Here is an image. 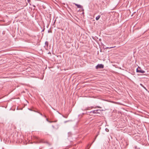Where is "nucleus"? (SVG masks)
Returning a JSON list of instances; mask_svg holds the SVG:
<instances>
[{"instance_id":"f257e3e1","label":"nucleus","mask_w":149,"mask_h":149,"mask_svg":"<svg viewBox=\"0 0 149 149\" xmlns=\"http://www.w3.org/2000/svg\"><path fill=\"white\" fill-rule=\"evenodd\" d=\"M90 113H93L100 114V113H101V110L98 109L95 110L91 111Z\"/></svg>"},{"instance_id":"f03ea898","label":"nucleus","mask_w":149,"mask_h":149,"mask_svg":"<svg viewBox=\"0 0 149 149\" xmlns=\"http://www.w3.org/2000/svg\"><path fill=\"white\" fill-rule=\"evenodd\" d=\"M136 72H139L141 73H144L145 72V71L144 70H142L140 67H138L136 69Z\"/></svg>"},{"instance_id":"7ed1b4c3","label":"nucleus","mask_w":149,"mask_h":149,"mask_svg":"<svg viewBox=\"0 0 149 149\" xmlns=\"http://www.w3.org/2000/svg\"><path fill=\"white\" fill-rule=\"evenodd\" d=\"M104 67L103 65L102 64H98L96 66V68L97 69L98 68H103Z\"/></svg>"},{"instance_id":"20e7f679","label":"nucleus","mask_w":149,"mask_h":149,"mask_svg":"<svg viewBox=\"0 0 149 149\" xmlns=\"http://www.w3.org/2000/svg\"><path fill=\"white\" fill-rule=\"evenodd\" d=\"M52 127L55 130H57L59 127V126L58 125H52Z\"/></svg>"},{"instance_id":"39448f33","label":"nucleus","mask_w":149,"mask_h":149,"mask_svg":"<svg viewBox=\"0 0 149 149\" xmlns=\"http://www.w3.org/2000/svg\"><path fill=\"white\" fill-rule=\"evenodd\" d=\"M74 4L79 8H81L82 6L76 3H74Z\"/></svg>"},{"instance_id":"423d86ee","label":"nucleus","mask_w":149,"mask_h":149,"mask_svg":"<svg viewBox=\"0 0 149 149\" xmlns=\"http://www.w3.org/2000/svg\"><path fill=\"white\" fill-rule=\"evenodd\" d=\"M48 41H46L45 43V46L47 47L48 46Z\"/></svg>"},{"instance_id":"0eeeda50","label":"nucleus","mask_w":149,"mask_h":149,"mask_svg":"<svg viewBox=\"0 0 149 149\" xmlns=\"http://www.w3.org/2000/svg\"><path fill=\"white\" fill-rule=\"evenodd\" d=\"M100 15H99L97 16L96 17V20H98L100 18Z\"/></svg>"},{"instance_id":"6e6552de","label":"nucleus","mask_w":149,"mask_h":149,"mask_svg":"<svg viewBox=\"0 0 149 149\" xmlns=\"http://www.w3.org/2000/svg\"><path fill=\"white\" fill-rule=\"evenodd\" d=\"M98 134L96 136V137H95V139L94 140V141L93 142H92V143L90 144V147L88 148V149H89V148L90 147V146H91V145H92V143H93L94 142V141H95V139H96V137H97L98 136Z\"/></svg>"},{"instance_id":"1a4fd4ad","label":"nucleus","mask_w":149,"mask_h":149,"mask_svg":"<svg viewBox=\"0 0 149 149\" xmlns=\"http://www.w3.org/2000/svg\"><path fill=\"white\" fill-rule=\"evenodd\" d=\"M140 85L142 87H143L144 89H145L146 90H147L146 88L144 86L141 84H140Z\"/></svg>"},{"instance_id":"9d476101","label":"nucleus","mask_w":149,"mask_h":149,"mask_svg":"<svg viewBox=\"0 0 149 149\" xmlns=\"http://www.w3.org/2000/svg\"><path fill=\"white\" fill-rule=\"evenodd\" d=\"M115 46L112 47H107L105 48V49H111L115 47Z\"/></svg>"},{"instance_id":"9b49d317","label":"nucleus","mask_w":149,"mask_h":149,"mask_svg":"<svg viewBox=\"0 0 149 149\" xmlns=\"http://www.w3.org/2000/svg\"><path fill=\"white\" fill-rule=\"evenodd\" d=\"M105 131L107 132H108L109 131V130L108 129L106 128L105 129Z\"/></svg>"},{"instance_id":"f8f14e48","label":"nucleus","mask_w":149,"mask_h":149,"mask_svg":"<svg viewBox=\"0 0 149 149\" xmlns=\"http://www.w3.org/2000/svg\"><path fill=\"white\" fill-rule=\"evenodd\" d=\"M135 149H139L140 148H137V146H135L134 147Z\"/></svg>"},{"instance_id":"ddd939ff","label":"nucleus","mask_w":149,"mask_h":149,"mask_svg":"<svg viewBox=\"0 0 149 149\" xmlns=\"http://www.w3.org/2000/svg\"><path fill=\"white\" fill-rule=\"evenodd\" d=\"M56 122V121H54V122ZM48 122H49V123H51L52 122H53L54 121H48Z\"/></svg>"},{"instance_id":"4468645a","label":"nucleus","mask_w":149,"mask_h":149,"mask_svg":"<svg viewBox=\"0 0 149 149\" xmlns=\"http://www.w3.org/2000/svg\"><path fill=\"white\" fill-rule=\"evenodd\" d=\"M48 33H52V31H49V30H48Z\"/></svg>"},{"instance_id":"2eb2a0df","label":"nucleus","mask_w":149,"mask_h":149,"mask_svg":"<svg viewBox=\"0 0 149 149\" xmlns=\"http://www.w3.org/2000/svg\"><path fill=\"white\" fill-rule=\"evenodd\" d=\"M88 109H87V108H86V109H82V110H88Z\"/></svg>"},{"instance_id":"dca6fc26","label":"nucleus","mask_w":149,"mask_h":149,"mask_svg":"<svg viewBox=\"0 0 149 149\" xmlns=\"http://www.w3.org/2000/svg\"><path fill=\"white\" fill-rule=\"evenodd\" d=\"M84 113H82L81 115H79V116H81V117L82 116V115H84Z\"/></svg>"},{"instance_id":"f3484780","label":"nucleus","mask_w":149,"mask_h":149,"mask_svg":"<svg viewBox=\"0 0 149 149\" xmlns=\"http://www.w3.org/2000/svg\"><path fill=\"white\" fill-rule=\"evenodd\" d=\"M39 113V114H40L41 116H42V113Z\"/></svg>"},{"instance_id":"a211bd4d","label":"nucleus","mask_w":149,"mask_h":149,"mask_svg":"<svg viewBox=\"0 0 149 149\" xmlns=\"http://www.w3.org/2000/svg\"><path fill=\"white\" fill-rule=\"evenodd\" d=\"M63 116V117H64V118H67V116Z\"/></svg>"},{"instance_id":"6ab92c4d","label":"nucleus","mask_w":149,"mask_h":149,"mask_svg":"<svg viewBox=\"0 0 149 149\" xmlns=\"http://www.w3.org/2000/svg\"><path fill=\"white\" fill-rule=\"evenodd\" d=\"M27 1L28 2H29L30 1V0H27Z\"/></svg>"},{"instance_id":"aec40b11","label":"nucleus","mask_w":149,"mask_h":149,"mask_svg":"<svg viewBox=\"0 0 149 149\" xmlns=\"http://www.w3.org/2000/svg\"><path fill=\"white\" fill-rule=\"evenodd\" d=\"M46 120L48 122L49 121L47 118H46Z\"/></svg>"},{"instance_id":"412c9836","label":"nucleus","mask_w":149,"mask_h":149,"mask_svg":"<svg viewBox=\"0 0 149 149\" xmlns=\"http://www.w3.org/2000/svg\"><path fill=\"white\" fill-rule=\"evenodd\" d=\"M68 121H65V123H66V122H68Z\"/></svg>"},{"instance_id":"4be33fe9","label":"nucleus","mask_w":149,"mask_h":149,"mask_svg":"<svg viewBox=\"0 0 149 149\" xmlns=\"http://www.w3.org/2000/svg\"><path fill=\"white\" fill-rule=\"evenodd\" d=\"M44 117H45V118H46V116H45V115H44Z\"/></svg>"}]
</instances>
